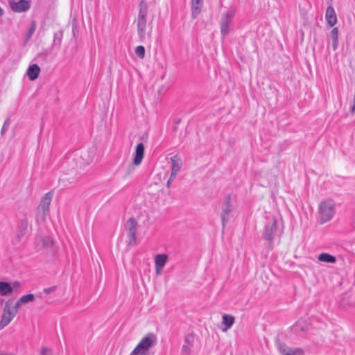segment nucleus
<instances>
[{
	"label": "nucleus",
	"instance_id": "c85d7f7f",
	"mask_svg": "<svg viewBox=\"0 0 355 355\" xmlns=\"http://www.w3.org/2000/svg\"><path fill=\"white\" fill-rule=\"evenodd\" d=\"M52 352L51 349L46 347H43L41 351V355H51Z\"/></svg>",
	"mask_w": 355,
	"mask_h": 355
},
{
	"label": "nucleus",
	"instance_id": "f704fd0d",
	"mask_svg": "<svg viewBox=\"0 0 355 355\" xmlns=\"http://www.w3.org/2000/svg\"><path fill=\"white\" fill-rule=\"evenodd\" d=\"M0 355H13L11 353L5 352L3 351H0Z\"/></svg>",
	"mask_w": 355,
	"mask_h": 355
},
{
	"label": "nucleus",
	"instance_id": "9b49d317",
	"mask_svg": "<svg viewBox=\"0 0 355 355\" xmlns=\"http://www.w3.org/2000/svg\"><path fill=\"white\" fill-rule=\"evenodd\" d=\"M137 34L141 42H144L146 39V33L147 27V19H137Z\"/></svg>",
	"mask_w": 355,
	"mask_h": 355
},
{
	"label": "nucleus",
	"instance_id": "6e6552de",
	"mask_svg": "<svg viewBox=\"0 0 355 355\" xmlns=\"http://www.w3.org/2000/svg\"><path fill=\"white\" fill-rule=\"evenodd\" d=\"M52 199V193H46L42 198L40 204L37 208L38 214H42V218L44 220L45 216L49 214V205Z\"/></svg>",
	"mask_w": 355,
	"mask_h": 355
},
{
	"label": "nucleus",
	"instance_id": "72a5a7b5",
	"mask_svg": "<svg viewBox=\"0 0 355 355\" xmlns=\"http://www.w3.org/2000/svg\"><path fill=\"white\" fill-rule=\"evenodd\" d=\"M188 350H189L188 346H187V345H183L182 346V352H187Z\"/></svg>",
	"mask_w": 355,
	"mask_h": 355
},
{
	"label": "nucleus",
	"instance_id": "f03ea898",
	"mask_svg": "<svg viewBox=\"0 0 355 355\" xmlns=\"http://www.w3.org/2000/svg\"><path fill=\"white\" fill-rule=\"evenodd\" d=\"M282 230L278 227L277 220L272 218L264 226L262 238L268 242V248L272 250L276 239H279L282 234Z\"/></svg>",
	"mask_w": 355,
	"mask_h": 355
},
{
	"label": "nucleus",
	"instance_id": "0eeeda50",
	"mask_svg": "<svg viewBox=\"0 0 355 355\" xmlns=\"http://www.w3.org/2000/svg\"><path fill=\"white\" fill-rule=\"evenodd\" d=\"M15 310L11 309V306L9 305L8 302L5 304L1 320L0 321V327L1 328L7 326L15 318L16 313Z\"/></svg>",
	"mask_w": 355,
	"mask_h": 355
},
{
	"label": "nucleus",
	"instance_id": "a878e982",
	"mask_svg": "<svg viewBox=\"0 0 355 355\" xmlns=\"http://www.w3.org/2000/svg\"><path fill=\"white\" fill-rule=\"evenodd\" d=\"M42 243L44 246L50 247L53 245V241L50 237L46 236L43 238Z\"/></svg>",
	"mask_w": 355,
	"mask_h": 355
},
{
	"label": "nucleus",
	"instance_id": "4468645a",
	"mask_svg": "<svg viewBox=\"0 0 355 355\" xmlns=\"http://www.w3.org/2000/svg\"><path fill=\"white\" fill-rule=\"evenodd\" d=\"M191 1V15L193 19L196 18L201 12L203 6V0Z\"/></svg>",
	"mask_w": 355,
	"mask_h": 355
},
{
	"label": "nucleus",
	"instance_id": "dca6fc26",
	"mask_svg": "<svg viewBox=\"0 0 355 355\" xmlns=\"http://www.w3.org/2000/svg\"><path fill=\"white\" fill-rule=\"evenodd\" d=\"M171 179H174L178 172L180 170L181 166L179 163V160L178 159L177 155L173 156L171 158Z\"/></svg>",
	"mask_w": 355,
	"mask_h": 355
},
{
	"label": "nucleus",
	"instance_id": "58836bf2",
	"mask_svg": "<svg viewBox=\"0 0 355 355\" xmlns=\"http://www.w3.org/2000/svg\"><path fill=\"white\" fill-rule=\"evenodd\" d=\"M26 227H27V224H26V223H25V224H24V229H26Z\"/></svg>",
	"mask_w": 355,
	"mask_h": 355
},
{
	"label": "nucleus",
	"instance_id": "aec40b11",
	"mask_svg": "<svg viewBox=\"0 0 355 355\" xmlns=\"http://www.w3.org/2000/svg\"><path fill=\"white\" fill-rule=\"evenodd\" d=\"M167 260L168 255L166 254H158L155 257V266L164 268Z\"/></svg>",
	"mask_w": 355,
	"mask_h": 355
},
{
	"label": "nucleus",
	"instance_id": "4be33fe9",
	"mask_svg": "<svg viewBox=\"0 0 355 355\" xmlns=\"http://www.w3.org/2000/svg\"><path fill=\"white\" fill-rule=\"evenodd\" d=\"M318 260L325 263H334L336 259L334 256L328 253H321L318 257Z\"/></svg>",
	"mask_w": 355,
	"mask_h": 355
},
{
	"label": "nucleus",
	"instance_id": "7c9ffc66",
	"mask_svg": "<svg viewBox=\"0 0 355 355\" xmlns=\"http://www.w3.org/2000/svg\"><path fill=\"white\" fill-rule=\"evenodd\" d=\"M56 287L55 286H51V287H49V288H44V293L48 294V293H50L53 291H54L55 290Z\"/></svg>",
	"mask_w": 355,
	"mask_h": 355
},
{
	"label": "nucleus",
	"instance_id": "5701e85b",
	"mask_svg": "<svg viewBox=\"0 0 355 355\" xmlns=\"http://www.w3.org/2000/svg\"><path fill=\"white\" fill-rule=\"evenodd\" d=\"M306 329L307 327L302 321H298L292 327V330L295 333H297L299 330H300L301 331H306Z\"/></svg>",
	"mask_w": 355,
	"mask_h": 355
},
{
	"label": "nucleus",
	"instance_id": "7ed1b4c3",
	"mask_svg": "<svg viewBox=\"0 0 355 355\" xmlns=\"http://www.w3.org/2000/svg\"><path fill=\"white\" fill-rule=\"evenodd\" d=\"M336 212V203L331 199L324 200L318 206V221L324 224L331 220Z\"/></svg>",
	"mask_w": 355,
	"mask_h": 355
},
{
	"label": "nucleus",
	"instance_id": "20e7f679",
	"mask_svg": "<svg viewBox=\"0 0 355 355\" xmlns=\"http://www.w3.org/2000/svg\"><path fill=\"white\" fill-rule=\"evenodd\" d=\"M221 209L220 218L223 227H224L226 223L230 219V214L233 209L231 196L230 195H227L225 197L222 204Z\"/></svg>",
	"mask_w": 355,
	"mask_h": 355
},
{
	"label": "nucleus",
	"instance_id": "9d476101",
	"mask_svg": "<svg viewBox=\"0 0 355 355\" xmlns=\"http://www.w3.org/2000/svg\"><path fill=\"white\" fill-rule=\"evenodd\" d=\"M278 349L281 355H304V351L301 348H290L284 343L278 345Z\"/></svg>",
	"mask_w": 355,
	"mask_h": 355
},
{
	"label": "nucleus",
	"instance_id": "39448f33",
	"mask_svg": "<svg viewBox=\"0 0 355 355\" xmlns=\"http://www.w3.org/2000/svg\"><path fill=\"white\" fill-rule=\"evenodd\" d=\"M128 244L135 245L137 244V222L134 218H130L127 222Z\"/></svg>",
	"mask_w": 355,
	"mask_h": 355
},
{
	"label": "nucleus",
	"instance_id": "4c0bfd02",
	"mask_svg": "<svg viewBox=\"0 0 355 355\" xmlns=\"http://www.w3.org/2000/svg\"><path fill=\"white\" fill-rule=\"evenodd\" d=\"M3 14V10L1 9V8L0 7V17H1Z\"/></svg>",
	"mask_w": 355,
	"mask_h": 355
},
{
	"label": "nucleus",
	"instance_id": "2f4dec72",
	"mask_svg": "<svg viewBox=\"0 0 355 355\" xmlns=\"http://www.w3.org/2000/svg\"><path fill=\"white\" fill-rule=\"evenodd\" d=\"M163 268H159L158 266H155V271L157 275H160L162 272Z\"/></svg>",
	"mask_w": 355,
	"mask_h": 355
},
{
	"label": "nucleus",
	"instance_id": "c9c22d12",
	"mask_svg": "<svg viewBox=\"0 0 355 355\" xmlns=\"http://www.w3.org/2000/svg\"><path fill=\"white\" fill-rule=\"evenodd\" d=\"M35 31V26H33L29 31V34L31 35Z\"/></svg>",
	"mask_w": 355,
	"mask_h": 355
},
{
	"label": "nucleus",
	"instance_id": "f257e3e1",
	"mask_svg": "<svg viewBox=\"0 0 355 355\" xmlns=\"http://www.w3.org/2000/svg\"><path fill=\"white\" fill-rule=\"evenodd\" d=\"M157 338L153 333L144 336L129 355H150V349L156 346Z\"/></svg>",
	"mask_w": 355,
	"mask_h": 355
},
{
	"label": "nucleus",
	"instance_id": "bb28decb",
	"mask_svg": "<svg viewBox=\"0 0 355 355\" xmlns=\"http://www.w3.org/2000/svg\"><path fill=\"white\" fill-rule=\"evenodd\" d=\"M10 121L9 119H7L4 121L3 125L2 126V128H1V135H3L7 131V130L8 129V128L10 126Z\"/></svg>",
	"mask_w": 355,
	"mask_h": 355
},
{
	"label": "nucleus",
	"instance_id": "423d86ee",
	"mask_svg": "<svg viewBox=\"0 0 355 355\" xmlns=\"http://www.w3.org/2000/svg\"><path fill=\"white\" fill-rule=\"evenodd\" d=\"M234 13L231 11L223 13L220 19V33L226 35L230 31V26L232 23Z\"/></svg>",
	"mask_w": 355,
	"mask_h": 355
},
{
	"label": "nucleus",
	"instance_id": "ddd939ff",
	"mask_svg": "<svg viewBox=\"0 0 355 355\" xmlns=\"http://www.w3.org/2000/svg\"><path fill=\"white\" fill-rule=\"evenodd\" d=\"M325 19L328 25L333 27L337 23V16L334 8L329 6L325 12Z\"/></svg>",
	"mask_w": 355,
	"mask_h": 355
},
{
	"label": "nucleus",
	"instance_id": "1a4fd4ad",
	"mask_svg": "<svg viewBox=\"0 0 355 355\" xmlns=\"http://www.w3.org/2000/svg\"><path fill=\"white\" fill-rule=\"evenodd\" d=\"M9 5L12 11L15 12H22L30 8V3L26 0H19V1H10Z\"/></svg>",
	"mask_w": 355,
	"mask_h": 355
},
{
	"label": "nucleus",
	"instance_id": "cd10ccee",
	"mask_svg": "<svg viewBox=\"0 0 355 355\" xmlns=\"http://www.w3.org/2000/svg\"><path fill=\"white\" fill-rule=\"evenodd\" d=\"M22 302H19V299L16 302L14 306H11V309L15 310V313L17 314L18 309L21 307L22 305Z\"/></svg>",
	"mask_w": 355,
	"mask_h": 355
},
{
	"label": "nucleus",
	"instance_id": "6ab92c4d",
	"mask_svg": "<svg viewBox=\"0 0 355 355\" xmlns=\"http://www.w3.org/2000/svg\"><path fill=\"white\" fill-rule=\"evenodd\" d=\"M12 287L10 283L0 282V295L6 296L12 293Z\"/></svg>",
	"mask_w": 355,
	"mask_h": 355
},
{
	"label": "nucleus",
	"instance_id": "2eb2a0df",
	"mask_svg": "<svg viewBox=\"0 0 355 355\" xmlns=\"http://www.w3.org/2000/svg\"><path fill=\"white\" fill-rule=\"evenodd\" d=\"M40 72V67L36 64H33L29 66V67L27 69L26 74L31 80H34L37 78Z\"/></svg>",
	"mask_w": 355,
	"mask_h": 355
},
{
	"label": "nucleus",
	"instance_id": "f3484780",
	"mask_svg": "<svg viewBox=\"0 0 355 355\" xmlns=\"http://www.w3.org/2000/svg\"><path fill=\"white\" fill-rule=\"evenodd\" d=\"M148 13V5L145 0L140 1L139 5V13L137 18L147 19Z\"/></svg>",
	"mask_w": 355,
	"mask_h": 355
},
{
	"label": "nucleus",
	"instance_id": "e433bc0d",
	"mask_svg": "<svg viewBox=\"0 0 355 355\" xmlns=\"http://www.w3.org/2000/svg\"><path fill=\"white\" fill-rule=\"evenodd\" d=\"M173 179H171V178H169V180H168L167 182V187H169V184L171 183V181L173 180Z\"/></svg>",
	"mask_w": 355,
	"mask_h": 355
},
{
	"label": "nucleus",
	"instance_id": "a211bd4d",
	"mask_svg": "<svg viewBox=\"0 0 355 355\" xmlns=\"http://www.w3.org/2000/svg\"><path fill=\"white\" fill-rule=\"evenodd\" d=\"M223 321L222 324L224 325V328L223 329V331H226L227 329H230L232 326L234 324L235 319L234 317L229 315V314H223Z\"/></svg>",
	"mask_w": 355,
	"mask_h": 355
},
{
	"label": "nucleus",
	"instance_id": "412c9836",
	"mask_svg": "<svg viewBox=\"0 0 355 355\" xmlns=\"http://www.w3.org/2000/svg\"><path fill=\"white\" fill-rule=\"evenodd\" d=\"M331 37L332 40V49L336 51L338 46V28L337 27L332 28Z\"/></svg>",
	"mask_w": 355,
	"mask_h": 355
},
{
	"label": "nucleus",
	"instance_id": "473e14b6",
	"mask_svg": "<svg viewBox=\"0 0 355 355\" xmlns=\"http://www.w3.org/2000/svg\"><path fill=\"white\" fill-rule=\"evenodd\" d=\"M352 112H355V96H354L353 105L352 107Z\"/></svg>",
	"mask_w": 355,
	"mask_h": 355
},
{
	"label": "nucleus",
	"instance_id": "f8f14e48",
	"mask_svg": "<svg viewBox=\"0 0 355 355\" xmlns=\"http://www.w3.org/2000/svg\"><path fill=\"white\" fill-rule=\"evenodd\" d=\"M144 145L143 143H139L135 148V152L134 153L133 163L136 166H139L141 164L144 156Z\"/></svg>",
	"mask_w": 355,
	"mask_h": 355
},
{
	"label": "nucleus",
	"instance_id": "c756f323",
	"mask_svg": "<svg viewBox=\"0 0 355 355\" xmlns=\"http://www.w3.org/2000/svg\"><path fill=\"white\" fill-rule=\"evenodd\" d=\"M62 33L60 32V33H55L54 34V41H55L56 40H59V43L61 42V40H62Z\"/></svg>",
	"mask_w": 355,
	"mask_h": 355
},
{
	"label": "nucleus",
	"instance_id": "b1692460",
	"mask_svg": "<svg viewBox=\"0 0 355 355\" xmlns=\"http://www.w3.org/2000/svg\"><path fill=\"white\" fill-rule=\"evenodd\" d=\"M35 300V295L33 294L29 293L24 295H22L19 298V302H22L23 304L32 302Z\"/></svg>",
	"mask_w": 355,
	"mask_h": 355
},
{
	"label": "nucleus",
	"instance_id": "393cba45",
	"mask_svg": "<svg viewBox=\"0 0 355 355\" xmlns=\"http://www.w3.org/2000/svg\"><path fill=\"white\" fill-rule=\"evenodd\" d=\"M135 53L138 58L140 59H144L145 57V48L144 46L139 45L135 48Z\"/></svg>",
	"mask_w": 355,
	"mask_h": 355
}]
</instances>
